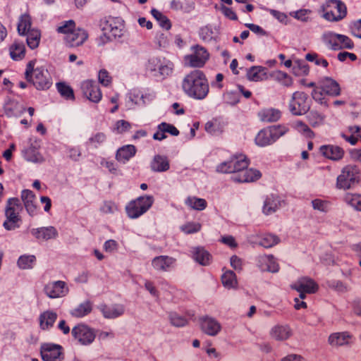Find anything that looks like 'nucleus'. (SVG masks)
I'll use <instances>...</instances> for the list:
<instances>
[{
  "instance_id": "nucleus-1",
  "label": "nucleus",
  "mask_w": 361,
  "mask_h": 361,
  "mask_svg": "<svg viewBox=\"0 0 361 361\" xmlns=\"http://www.w3.org/2000/svg\"><path fill=\"white\" fill-rule=\"evenodd\" d=\"M184 92L196 99H203L209 92L207 80L200 70H195L185 75L182 82Z\"/></svg>"
},
{
  "instance_id": "nucleus-2",
  "label": "nucleus",
  "mask_w": 361,
  "mask_h": 361,
  "mask_svg": "<svg viewBox=\"0 0 361 361\" xmlns=\"http://www.w3.org/2000/svg\"><path fill=\"white\" fill-rule=\"evenodd\" d=\"M35 61H30L26 66L25 78L39 90H48L52 85L51 77L49 71L41 67L34 68Z\"/></svg>"
},
{
  "instance_id": "nucleus-3",
  "label": "nucleus",
  "mask_w": 361,
  "mask_h": 361,
  "mask_svg": "<svg viewBox=\"0 0 361 361\" xmlns=\"http://www.w3.org/2000/svg\"><path fill=\"white\" fill-rule=\"evenodd\" d=\"M101 27L102 35L99 38V44L103 45L113 39L121 37L124 25L120 19L109 17L102 20Z\"/></svg>"
},
{
  "instance_id": "nucleus-4",
  "label": "nucleus",
  "mask_w": 361,
  "mask_h": 361,
  "mask_svg": "<svg viewBox=\"0 0 361 361\" xmlns=\"http://www.w3.org/2000/svg\"><path fill=\"white\" fill-rule=\"evenodd\" d=\"M23 207L18 198H9L7 201L5 216L6 219L3 224L4 228L7 231H13L19 227L18 222L21 219L20 212Z\"/></svg>"
},
{
  "instance_id": "nucleus-5",
  "label": "nucleus",
  "mask_w": 361,
  "mask_h": 361,
  "mask_svg": "<svg viewBox=\"0 0 361 361\" xmlns=\"http://www.w3.org/2000/svg\"><path fill=\"white\" fill-rule=\"evenodd\" d=\"M288 132V128L274 126L261 130L255 137V143L260 147L270 145Z\"/></svg>"
},
{
  "instance_id": "nucleus-6",
  "label": "nucleus",
  "mask_w": 361,
  "mask_h": 361,
  "mask_svg": "<svg viewBox=\"0 0 361 361\" xmlns=\"http://www.w3.org/2000/svg\"><path fill=\"white\" fill-rule=\"evenodd\" d=\"M154 197L150 195L140 196L130 201L126 207L128 216L136 219L145 214L152 205Z\"/></svg>"
},
{
  "instance_id": "nucleus-7",
  "label": "nucleus",
  "mask_w": 361,
  "mask_h": 361,
  "mask_svg": "<svg viewBox=\"0 0 361 361\" xmlns=\"http://www.w3.org/2000/svg\"><path fill=\"white\" fill-rule=\"evenodd\" d=\"M358 180V168L354 165H348L343 169L341 173L338 176L336 187L339 189L347 190Z\"/></svg>"
},
{
  "instance_id": "nucleus-8",
  "label": "nucleus",
  "mask_w": 361,
  "mask_h": 361,
  "mask_svg": "<svg viewBox=\"0 0 361 361\" xmlns=\"http://www.w3.org/2000/svg\"><path fill=\"white\" fill-rule=\"evenodd\" d=\"M248 165L247 157L243 154H239L232 157L228 161L220 164L216 170L219 172L231 173L235 175L247 168Z\"/></svg>"
},
{
  "instance_id": "nucleus-9",
  "label": "nucleus",
  "mask_w": 361,
  "mask_h": 361,
  "mask_svg": "<svg viewBox=\"0 0 361 361\" xmlns=\"http://www.w3.org/2000/svg\"><path fill=\"white\" fill-rule=\"evenodd\" d=\"M192 53L185 56V63L192 68H202L209 60V54L203 47L195 45L192 47Z\"/></svg>"
},
{
  "instance_id": "nucleus-10",
  "label": "nucleus",
  "mask_w": 361,
  "mask_h": 361,
  "mask_svg": "<svg viewBox=\"0 0 361 361\" xmlns=\"http://www.w3.org/2000/svg\"><path fill=\"white\" fill-rule=\"evenodd\" d=\"M310 109L308 96L303 92H295L289 102V110L295 116L306 114Z\"/></svg>"
},
{
  "instance_id": "nucleus-11",
  "label": "nucleus",
  "mask_w": 361,
  "mask_h": 361,
  "mask_svg": "<svg viewBox=\"0 0 361 361\" xmlns=\"http://www.w3.org/2000/svg\"><path fill=\"white\" fill-rule=\"evenodd\" d=\"M327 7L331 8L324 14L327 20L339 21L346 16V6L341 0H329L327 2Z\"/></svg>"
},
{
  "instance_id": "nucleus-12",
  "label": "nucleus",
  "mask_w": 361,
  "mask_h": 361,
  "mask_svg": "<svg viewBox=\"0 0 361 361\" xmlns=\"http://www.w3.org/2000/svg\"><path fill=\"white\" fill-rule=\"evenodd\" d=\"M40 353L44 361H63L64 359L63 348L57 344H42L40 348Z\"/></svg>"
},
{
  "instance_id": "nucleus-13",
  "label": "nucleus",
  "mask_w": 361,
  "mask_h": 361,
  "mask_svg": "<svg viewBox=\"0 0 361 361\" xmlns=\"http://www.w3.org/2000/svg\"><path fill=\"white\" fill-rule=\"evenodd\" d=\"M71 334L74 338L82 345H89L92 343L96 336L92 329L82 324L74 326Z\"/></svg>"
},
{
  "instance_id": "nucleus-14",
  "label": "nucleus",
  "mask_w": 361,
  "mask_h": 361,
  "mask_svg": "<svg viewBox=\"0 0 361 361\" xmlns=\"http://www.w3.org/2000/svg\"><path fill=\"white\" fill-rule=\"evenodd\" d=\"M80 88L83 95L90 101L98 103L102 99V92L95 81L85 80L81 83Z\"/></svg>"
},
{
  "instance_id": "nucleus-15",
  "label": "nucleus",
  "mask_w": 361,
  "mask_h": 361,
  "mask_svg": "<svg viewBox=\"0 0 361 361\" xmlns=\"http://www.w3.org/2000/svg\"><path fill=\"white\" fill-rule=\"evenodd\" d=\"M44 291L49 298H58L65 296L68 293V288L64 281H57L46 284Z\"/></svg>"
},
{
  "instance_id": "nucleus-16",
  "label": "nucleus",
  "mask_w": 361,
  "mask_h": 361,
  "mask_svg": "<svg viewBox=\"0 0 361 361\" xmlns=\"http://www.w3.org/2000/svg\"><path fill=\"white\" fill-rule=\"evenodd\" d=\"M201 330L206 334L215 336L221 330V324L214 318L203 316L199 319Z\"/></svg>"
},
{
  "instance_id": "nucleus-17",
  "label": "nucleus",
  "mask_w": 361,
  "mask_h": 361,
  "mask_svg": "<svg viewBox=\"0 0 361 361\" xmlns=\"http://www.w3.org/2000/svg\"><path fill=\"white\" fill-rule=\"evenodd\" d=\"M87 32L80 28L73 29L67 36H65L66 43L71 47L82 45L87 39Z\"/></svg>"
},
{
  "instance_id": "nucleus-18",
  "label": "nucleus",
  "mask_w": 361,
  "mask_h": 361,
  "mask_svg": "<svg viewBox=\"0 0 361 361\" xmlns=\"http://www.w3.org/2000/svg\"><path fill=\"white\" fill-rule=\"evenodd\" d=\"M98 309L101 311L104 317L106 319H115L123 315L125 312L124 306L121 304L111 305L101 304L98 306Z\"/></svg>"
},
{
  "instance_id": "nucleus-19",
  "label": "nucleus",
  "mask_w": 361,
  "mask_h": 361,
  "mask_svg": "<svg viewBox=\"0 0 361 361\" xmlns=\"http://www.w3.org/2000/svg\"><path fill=\"white\" fill-rule=\"evenodd\" d=\"M291 288L297 291H303L312 294L317 291L318 285L312 279L304 277L292 284Z\"/></svg>"
},
{
  "instance_id": "nucleus-20",
  "label": "nucleus",
  "mask_w": 361,
  "mask_h": 361,
  "mask_svg": "<svg viewBox=\"0 0 361 361\" xmlns=\"http://www.w3.org/2000/svg\"><path fill=\"white\" fill-rule=\"evenodd\" d=\"M269 335L276 341H283L292 336L293 331L288 325L277 324L271 329Z\"/></svg>"
},
{
  "instance_id": "nucleus-21",
  "label": "nucleus",
  "mask_w": 361,
  "mask_h": 361,
  "mask_svg": "<svg viewBox=\"0 0 361 361\" xmlns=\"http://www.w3.org/2000/svg\"><path fill=\"white\" fill-rule=\"evenodd\" d=\"M261 176L262 174L259 171L246 168L240 173L233 175L232 178L235 182L247 183L257 180Z\"/></svg>"
},
{
  "instance_id": "nucleus-22",
  "label": "nucleus",
  "mask_w": 361,
  "mask_h": 361,
  "mask_svg": "<svg viewBox=\"0 0 361 361\" xmlns=\"http://www.w3.org/2000/svg\"><path fill=\"white\" fill-rule=\"evenodd\" d=\"M176 259L167 255H160L152 261V266L157 271H167L173 267Z\"/></svg>"
},
{
  "instance_id": "nucleus-23",
  "label": "nucleus",
  "mask_w": 361,
  "mask_h": 361,
  "mask_svg": "<svg viewBox=\"0 0 361 361\" xmlns=\"http://www.w3.org/2000/svg\"><path fill=\"white\" fill-rule=\"evenodd\" d=\"M319 85L325 94L336 97L341 94L338 83L331 78H324L319 81Z\"/></svg>"
},
{
  "instance_id": "nucleus-24",
  "label": "nucleus",
  "mask_w": 361,
  "mask_h": 361,
  "mask_svg": "<svg viewBox=\"0 0 361 361\" xmlns=\"http://www.w3.org/2000/svg\"><path fill=\"white\" fill-rule=\"evenodd\" d=\"M30 232L37 240H48L58 236V231L54 226L33 228Z\"/></svg>"
},
{
  "instance_id": "nucleus-25",
  "label": "nucleus",
  "mask_w": 361,
  "mask_h": 361,
  "mask_svg": "<svg viewBox=\"0 0 361 361\" xmlns=\"http://www.w3.org/2000/svg\"><path fill=\"white\" fill-rule=\"evenodd\" d=\"M21 199L27 213L32 216H35L37 214V205L33 192L30 190H23L21 192Z\"/></svg>"
},
{
  "instance_id": "nucleus-26",
  "label": "nucleus",
  "mask_w": 361,
  "mask_h": 361,
  "mask_svg": "<svg viewBox=\"0 0 361 361\" xmlns=\"http://www.w3.org/2000/svg\"><path fill=\"white\" fill-rule=\"evenodd\" d=\"M258 266L262 271L276 273L279 271V264L273 255H262L258 257Z\"/></svg>"
},
{
  "instance_id": "nucleus-27",
  "label": "nucleus",
  "mask_w": 361,
  "mask_h": 361,
  "mask_svg": "<svg viewBox=\"0 0 361 361\" xmlns=\"http://www.w3.org/2000/svg\"><path fill=\"white\" fill-rule=\"evenodd\" d=\"M351 336L348 332H337L331 334L328 338L329 343L333 347L348 345Z\"/></svg>"
},
{
  "instance_id": "nucleus-28",
  "label": "nucleus",
  "mask_w": 361,
  "mask_h": 361,
  "mask_svg": "<svg viewBox=\"0 0 361 361\" xmlns=\"http://www.w3.org/2000/svg\"><path fill=\"white\" fill-rule=\"evenodd\" d=\"M319 150L325 157L336 161L341 159L344 154L343 149L338 146L323 145Z\"/></svg>"
},
{
  "instance_id": "nucleus-29",
  "label": "nucleus",
  "mask_w": 361,
  "mask_h": 361,
  "mask_svg": "<svg viewBox=\"0 0 361 361\" xmlns=\"http://www.w3.org/2000/svg\"><path fill=\"white\" fill-rule=\"evenodd\" d=\"M57 314L53 311L47 310L40 314L39 317V326L42 330L51 328L57 319Z\"/></svg>"
},
{
  "instance_id": "nucleus-30",
  "label": "nucleus",
  "mask_w": 361,
  "mask_h": 361,
  "mask_svg": "<svg viewBox=\"0 0 361 361\" xmlns=\"http://www.w3.org/2000/svg\"><path fill=\"white\" fill-rule=\"evenodd\" d=\"M151 169L154 172H164L169 169L170 165L166 157L155 155L150 164Z\"/></svg>"
},
{
  "instance_id": "nucleus-31",
  "label": "nucleus",
  "mask_w": 361,
  "mask_h": 361,
  "mask_svg": "<svg viewBox=\"0 0 361 361\" xmlns=\"http://www.w3.org/2000/svg\"><path fill=\"white\" fill-rule=\"evenodd\" d=\"M136 153V149L134 145H128L119 148L117 150L116 158L117 161L126 163Z\"/></svg>"
},
{
  "instance_id": "nucleus-32",
  "label": "nucleus",
  "mask_w": 361,
  "mask_h": 361,
  "mask_svg": "<svg viewBox=\"0 0 361 361\" xmlns=\"http://www.w3.org/2000/svg\"><path fill=\"white\" fill-rule=\"evenodd\" d=\"M249 80L258 82L266 80L267 77V68L262 66H252L247 73Z\"/></svg>"
},
{
  "instance_id": "nucleus-33",
  "label": "nucleus",
  "mask_w": 361,
  "mask_h": 361,
  "mask_svg": "<svg viewBox=\"0 0 361 361\" xmlns=\"http://www.w3.org/2000/svg\"><path fill=\"white\" fill-rule=\"evenodd\" d=\"M281 116V113L276 109H264L258 113V116L262 121L264 122H275L277 121Z\"/></svg>"
},
{
  "instance_id": "nucleus-34",
  "label": "nucleus",
  "mask_w": 361,
  "mask_h": 361,
  "mask_svg": "<svg viewBox=\"0 0 361 361\" xmlns=\"http://www.w3.org/2000/svg\"><path fill=\"white\" fill-rule=\"evenodd\" d=\"M193 258L199 264L206 266L211 260L210 254L202 247H196L193 251Z\"/></svg>"
},
{
  "instance_id": "nucleus-35",
  "label": "nucleus",
  "mask_w": 361,
  "mask_h": 361,
  "mask_svg": "<svg viewBox=\"0 0 361 361\" xmlns=\"http://www.w3.org/2000/svg\"><path fill=\"white\" fill-rule=\"evenodd\" d=\"M25 48L22 42H15L10 47V56L15 61L21 60L25 56Z\"/></svg>"
},
{
  "instance_id": "nucleus-36",
  "label": "nucleus",
  "mask_w": 361,
  "mask_h": 361,
  "mask_svg": "<svg viewBox=\"0 0 361 361\" xmlns=\"http://www.w3.org/2000/svg\"><path fill=\"white\" fill-rule=\"evenodd\" d=\"M92 310V305L90 301H85L80 305H79L77 307L73 309L71 314L72 316L75 317H82L91 312Z\"/></svg>"
},
{
  "instance_id": "nucleus-37",
  "label": "nucleus",
  "mask_w": 361,
  "mask_h": 361,
  "mask_svg": "<svg viewBox=\"0 0 361 361\" xmlns=\"http://www.w3.org/2000/svg\"><path fill=\"white\" fill-rule=\"evenodd\" d=\"M185 204L192 209L202 211L204 210L207 203L204 199L196 197H188L185 201Z\"/></svg>"
},
{
  "instance_id": "nucleus-38",
  "label": "nucleus",
  "mask_w": 361,
  "mask_h": 361,
  "mask_svg": "<svg viewBox=\"0 0 361 361\" xmlns=\"http://www.w3.org/2000/svg\"><path fill=\"white\" fill-rule=\"evenodd\" d=\"M279 243V238L278 236L265 233L259 237L258 244L265 248L271 247L274 245Z\"/></svg>"
},
{
  "instance_id": "nucleus-39",
  "label": "nucleus",
  "mask_w": 361,
  "mask_h": 361,
  "mask_svg": "<svg viewBox=\"0 0 361 361\" xmlns=\"http://www.w3.org/2000/svg\"><path fill=\"white\" fill-rule=\"evenodd\" d=\"M338 34L333 32H326L322 36V41L326 44L330 49L333 50H339L338 39Z\"/></svg>"
},
{
  "instance_id": "nucleus-40",
  "label": "nucleus",
  "mask_w": 361,
  "mask_h": 361,
  "mask_svg": "<svg viewBox=\"0 0 361 361\" xmlns=\"http://www.w3.org/2000/svg\"><path fill=\"white\" fill-rule=\"evenodd\" d=\"M25 157L27 161L37 164L42 163L45 160L44 157L32 146L25 151Z\"/></svg>"
},
{
  "instance_id": "nucleus-41",
  "label": "nucleus",
  "mask_w": 361,
  "mask_h": 361,
  "mask_svg": "<svg viewBox=\"0 0 361 361\" xmlns=\"http://www.w3.org/2000/svg\"><path fill=\"white\" fill-rule=\"evenodd\" d=\"M292 72L295 76H305L308 75L310 68L305 61L296 60L293 62Z\"/></svg>"
},
{
  "instance_id": "nucleus-42",
  "label": "nucleus",
  "mask_w": 361,
  "mask_h": 361,
  "mask_svg": "<svg viewBox=\"0 0 361 361\" xmlns=\"http://www.w3.org/2000/svg\"><path fill=\"white\" fill-rule=\"evenodd\" d=\"M344 201L357 211L361 212V195L347 193L344 196Z\"/></svg>"
},
{
  "instance_id": "nucleus-43",
  "label": "nucleus",
  "mask_w": 361,
  "mask_h": 361,
  "mask_svg": "<svg viewBox=\"0 0 361 361\" xmlns=\"http://www.w3.org/2000/svg\"><path fill=\"white\" fill-rule=\"evenodd\" d=\"M31 18L27 14H23L20 16L18 24V31L21 35H25L27 32L31 30Z\"/></svg>"
},
{
  "instance_id": "nucleus-44",
  "label": "nucleus",
  "mask_w": 361,
  "mask_h": 361,
  "mask_svg": "<svg viewBox=\"0 0 361 361\" xmlns=\"http://www.w3.org/2000/svg\"><path fill=\"white\" fill-rule=\"evenodd\" d=\"M27 44L28 47L34 49L39 46L40 40V32L37 30H31L26 32Z\"/></svg>"
},
{
  "instance_id": "nucleus-45",
  "label": "nucleus",
  "mask_w": 361,
  "mask_h": 361,
  "mask_svg": "<svg viewBox=\"0 0 361 361\" xmlns=\"http://www.w3.org/2000/svg\"><path fill=\"white\" fill-rule=\"evenodd\" d=\"M151 13L153 17L159 22V25L161 27L166 30H169L171 28V24L169 19L162 13L155 8H153L151 11Z\"/></svg>"
},
{
  "instance_id": "nucleus-46",
  "label": "nucleus",
  "mask_w": 361,
  "mask_h": 361,
  "mask_svg": "<svg viewBox=\"0 0 361 361\" xmlns=\"http://www.w3.org/2000/svg\"><path fill=\"white\" fill-rule=\"evenodd\" d=\"M221 281L223 285L227 288L235 287L237 280L235 273L232 271H227L224 272L221 276Z\"/></svg>"
},
{
  "instance_id": "nucleus-47",
  "label": "nucleus",
  "mask_w": 361,
  "mask_h": 361,
  "mask_svg": "<svg viewBox=\"0 0 361 361\" xmlns=\"http://www.w3.org/2000/svg\"><path fill=\"white\" fill-rule=\"evenodd\" d=\"M161 62L162 59L161 58L154 57L150 59L146 65L147 71L153 73L154 76H158Z\"/></svg>"
},
{
  "instance_id": "nucleus-48",
  "label": "nucleus",
  "mask_w": 361,
  "mask_h": 361,
  "mask_svg": "<svg viewBox=\"0 0 361 361\" xmlns=\"http://www.w3.org/2000/svg\"><path fill=\"white\" fill-rule=\"evenodd\" d=\"M36 260L35 255H23L18 260V265L20 269H31Z\"/></svg>"
},
{
  "instance_id": "nucleus-49",
  "label": "nucleus",
  "mask_w": 361,
  "mask_h": 361,
  "mask_svg": "<svg viewBox=\"0 0 361 361\" xmlns=\"http://www.w3.org/2000/svg\"><path fill=\"white\" fill-rule=\"evenodd\" d=\"M173 69V64L171 61L162 59L161 68L159 71L158 76L165 78L171 75Z\"/></svg>"
},
{
  "instance_id": "nucleus-50",
  "label": "nucleus",
  "mask_w": 361,
  "mask_h": 361,
  "mask_svg": "<svg viewBox=\"0 0 361 361\" xmlns=\"http://www.w3.org/2000/svg\"><path fill=\"white\" fill-rule=\"evenodd\" d=\"M331 202L322 199H314L312 201V206L314 209L326 213L330 210Z\"/></svg>"
},
{
  "instance_id": "nucleus-51",
  "label": "nucleus",
  "mask_w": 361,
  "mask_h": 361,
  "mask_svg": "<svg viewBox=\"0 0 361 361\" xmlns=\"http://www.w3.org/2000/svg\"><path fill=\"white\" fill-rule=\"evenodd\" d=\"M57 90L61 95L67 99H74L73 89L63 82H59L56 85Z\"/></svg>"
},
{
  "instance_id": "nucleus-52",
  "label": "nucleus",
  "mask_w": 361,
  "mask_h": 361,
  "mask_svg": "<svg viewBox=\"0 0 361 361\" xmlns=\"http://www.w3.org/2000/svg\"><path fill=\"white\" fill-rule=\"evenodd\" d=\"M169 320L171 325L176 327H183L188 324V319L176 312L169 314Z\"/></svg>"
},
{
  "instance_id": "nucleus-53",
  "label": "nucleus",
  "mask_w": 361,
  "mask_h": 361,
  "mask_svg": "<svg viewBox=\"0 0 361 361\" xmlns=\"http://www.w3.org/2000/svg\"><path fill=\"white\" fill-rule=\"evenodd\" d=\"M205 130L212 135H218L222 133L223 129L216 120L208 121L204 126Z\"/></svg>"
},
{
  "instance_id": "nucleus-54",
  "label": "nucleus",
  "mask_w": 361,
  "mask_h": 361,
  "mask_svg": "<svg viewBox=\"0 0 361 361\" xmlns=\"http://www.w3.org/2000/svg\"><path fill=\"white\" fill-rule=\"evenodd\" d=\"M277 207L276 201L272 197H267L264 201L263 212L266 215L271 214L276 212Z\"/></svg>"
},
{
  "instance_id": "nucleus-55",
  "label": "nucleus",
  "mask_w": 361,
  "mask_h": 361,
  "mask_svg": "<svg viewBox=\"0 0 361 361\" xmlns=\"http://www.w3.org/2000/svg\"><path fill=\"white\" fill-rule=\"evenodd\" d=\"M336 38L338 39L339 49H352L354 47L353 42L348 36L338 34Z\"/></svg>"
},
{
  "instance_id": "nucleus-56",
  "label": "nucleus",
  "mask_w": 361,
  "mask_h": 361,
  "mask_svg": "<svg viewBox=\"0 0 361 361\" xmlns=\"http://www.w3.org/2000/svg\"><path fill=\"white\" fill-rule=\"evenodd\" d=\"M294 127L298 131L302 133L307 137L311 138L314 137L313 131L305 123L298 121L294 123Z\"/></svg>"
},
{
  "instance_id": "nucleus-57",
  "label": "nucleus",
  "mask_w": 361,
  "mask_h": 361,
  "mask_svg": "<svg viewBox=\"0 0 361 361\" xmlns=\"http://www.w3.org/2000/svg\"><path fill=\"white\" fill-rule=\"evenodd\" d=\"M305 59L308 61L314 62L317 66H322L326 68L329 65L328 61L322 58H319L318 54L315 53H308L305 55Z\"/></svg>"
},
{
  "instance_id": "nucleus-58",
  "label": "nucleus",
  "mask_w": 361,
  "mask_h": 361,
  "mask_svg": "<svg viewBox=\"0 0 361 361\" xmlns=\"http://www.w3.org/2000/svg\"><path fill=\"white\" fill-rule=\"evenodd\" d=\"M75 27V23L73 20H69L68 21H65L63 24L59 26L56 29L59 33H63L68 35Z\"/></svg>"
},
{
  "instance_id": "nucleus-59",
  "label": "nucleus",
  "mask_w": 361,
  "mask_h": 361,
  "mask_svg": "<svg viewBox=\"0 0 361 361\" xmlns=\"http://www.w3.org/2000/svg\"><path fill=\"white\" fill-rule=\"evenodd\" d=\"M324 92L321 90V87L319 85L313 89L312 92V98L321 104H324L327 106L326 102L324 97Z\"/></svg>"
},
{
  "instance_id": "nucleus-60",
  "label": "nucleus",
  "mask_w": 361,
  "mask_h": 361,
  "mask_svg": "<svg viewBox=\"0 0 361 361\" xmlns=\"http://www.w3.org/2000/svg\"><path fill=\"white\" fill-rule=\"evenodd\" d=\"M202 228L200 223L188 222L181 226V231L187 234L198 232Z\"/></svg>"
},
{
  "instance_id": "nucleus-61",
  "label": "nucleus",
  "mask_w": 361,
  "mask_h": 361,
  "mask_svg": "<svg viewBox=\"0 0 361 361\" xmlns=\"http://www.w3.org/2000/svg\"><path fill=\"white\" fill-rule=\"evenodd\" d=\"M307 119L310 123L314 127L323 122L324 116L317 111H312L308 114Z\"/></svg>"
},
{
  "instance_id": "nucleus-62",
  "label": "nucleus",
  "mask_w": 361,
  "mask_h": 361,
  "mask_svg": "<svg viewBox=\"0 0 361 361\" xmlns=\"http://www.w3.org/2000/svg\"><path fill=\"white\" fill-rule=\"evenodd\" d=\"M158 130H161L164 133H168L173 136L179 135V130L173 125L165 122H163L158 126Z\"/></svg>"
},
{
  "instance_id": "nucleus-63",
  "label": "nucleus",
  "mask_w": 361,
  "mask_h": 361,
  "mask_svg": "<svg viewBox=\"0 0 361 361\" xmlns=\"http://www.w3.org/2000/svg\"><path fill=\"white\" fill-rule=\"evenodd\" d=\"M106 139V137L103 133H97L89 139L90 142L95 147L103 144Z\"/></svg>"
},
{
  "instance_id": "nucleus-64",
  "label": "nucleus",
  "mask_w": 361,
  "mask_h": 361,
  "mask_svg": "<svg viewBox=\"0 0 361 361\" xmlns=\"http://www.w3.org/2000/svg\"><path fill=\"white\" fill-rule=\"evenodd\" d=\"M350 29L353 35L361 39V19L353 22L350 25Z\"/></svg>"
}]
</instances>
